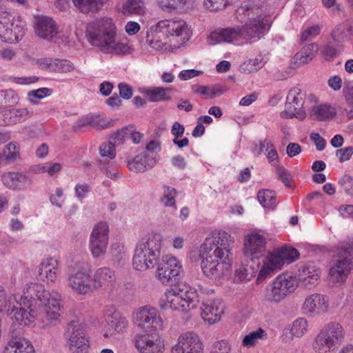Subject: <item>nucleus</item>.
<instances>
[{
    "label": "nucleus",
    "instance_id": "nucleus-25",
    "mask_svg": "<svg viewBox=\"0 0 353 353\" xmlns=\"http://www.w3.org/2000/svg\"><path fill=\"white\" fill-rule=\"evenodd\" d=\"M74 6L83 13L98 12L103 3L101 0H72ZM70 0H57L54 6L60 11H64L70 6Z\"/></svg>",
    "mask_w": 353,
    "mask_h": 353
},
{
    "label": "nucleus",
    "instance_id": "nucleus-52",
    "mask_svg": "<svg viewBox=\"0 0 353 353\" xmlns=\"http://www.w3.org/2000/svg\"><path fill=\"white\" fill-rule=\"evenodd\" d=\"M211 353H231V345L227 340L217 341L214 343Z\"/></svg>",
    "mask_w": 353,
    "mask_h": 353
},
{
    "label": "nucleus",
    "instance_id": "nucleus-19",
    "mask_svg": "<svg viewBox=\"0 0 353 353\" xmlns=\"http://www.w3.org/2000/svg\"><path fill=\"white\" fill-rule=\"evenodd\" d=\"M135 323L139 327L145 330L153 328L158 330L163 327V319L157 310L148 306L141 307L136 313Z\"/></svg>",
    "mask_w": 353,
    "mask_h": 353
},
{
    "label": "nucleus",
    "instance_id": "nucleus-46",
    "mask_svg": "<svg viewBox=\"0 0 353 353\" xmlns=\"http://www.w3.org/2000/svg\"><path fill=\"white\" fill-rule=\"evenodd\" d=\"M232 3V0H204V6L210 11H219L225 9Z\"/></svg>",
    "mask_w": 353,
    "mask_h": 353
},
{
    "label": "nucleus",
    "instance_id": "nucleus-51",
    "mask_svg": "<svg viewBox=\"0 0 353 353\" xmlns=\"http://www.w3.org/2000/svg\"><path fill=\"white\" fill-rule=\"evenodd\" d=\"M186 2L187 0H158V3L163 10H175L183 7Z\"/></svg>",
    "mask_w": 353,
    "mask_h": 353
},
{
    "label": "nucleus",
    "instance_id": "nucleus-41",
    "mask_svg": "<svg viewBox=\"0 0 353 353\" xmlns=\"http://www.w3.org/2000/svg\"><path fill=\"white\" fill-rule=\"evenodd\" d=\"M335 114L334 108L326 104L316 105L312 110V115L319 121L331 119Z\"/></svg>",
    "mask_w": 353,
    "mask_h": 353
},
{
    "label": "nucleus",
    "instance_id": "nucleus-64",
    "mask_svg": "<svg viewBox=\"0 0 353 353\" xmlns=\"http://www.w3.org/2000/svg\"><path fill=\"white\" fill-rule=\"evenodd\" d=\"M327 84L334 91H338L342 87V79L339 76L335 75L329 79Z\"/></svg>",
    "mask_w": 353,
    "mask_h": 353
},
{
    "label": "nucleus",
    "instance_id": "nucleus-31",
    "mask_svg": "<svg viewBox=\"0 0 353 353\" xmlns=\"http://www.w3.org/2000/svg\"><path fill=\"white\" fill-rule=\"evenodd\" d=\"M259 263L245 262L236 269L234 277V281L237 282L250 280L256 276L259 270Z\"/></svg>",
    "mask_w": 353,
    "mask_h": 353
},
{
    "label": "nucleus",
    "instance_id": "nucleus-32",
    "mask_svg": "<svg viewBox=\"0 0 353 353\" xmlns=\"http://www.w3.org/2000/svg\"><path fill=\"white\" fill-rule=\"evenodd\" d=\"M319 50V46L316 43H312L303 47L293 57L294 63L296 66L308 63L314 59Z\"/></svg>",
    "mask_w": 353,
    "mask_h": 353
},
{
    "label": "nucleus",
    "instance_id": "nucleus-48",
    "mask_svg": "<svg viewBox=\"0 0 353 353\" xmlns=\"http://www.w3.org/2000/svg\"><path fill=\"white\" fill-rule=\"evenodd\" d=\"M74 69L73 64L66 59H54L53 71L55 72H69Z\"/></svg>",
    "mask_w": 353,
    "mask_h": 353
},
{
    "label": "nucleus",
    "instance_id": "nucleus-13",
    "mask_svg": "<svg viewBox=\"0 0 353 353\" xmlns=\"http://www.w3.org/2000/svg\"><path fill=\"white\" fill-rule=\"evenodd\" d=\"M21 305V303H19ZM8 315L12 320L11 324V340L6 347L5 353H22V328L21 327L22 322V307L13 305L10 307V304L8 309Z\"/></svg>",
    "mask_w": 353,
    "mask_h": 353
},
{
    "label": "nucleus",
    "instance_id": "nucleus-22",
    "mask_svg": "<svg viewBox=\"0 0 353 353\" xmlns=\"http://www.w3.org/2000/svg\"><path fill=\"white\" fill-rule=\"evenodd\" d=\"M134 345L140 353H161L164 349L163 341L157 334L137 336Z\"/></svg>",
    "mask_w": 353,
    "mask_h": 353
},
{
    "label": "nucleus",
    "instance_id": "nucleus-16",
    "mask_svg": "<svg viewBox=\"0 0 353 353\" xmlns=\"http://www.w3.org/2000/svg\"><path fill=\"white\" fill-rule=\"evenodd\" d=\"M232 262L225 259H217L210 252L203 257L201 267L203 274L212 279H220L228 274Z\"/></svg>",
    "mask_w": 353,
    "mask_h": 353
},
{
    "label": "nucleus",
    "instance_id": "nucleus-35",
    "mask_svg": "<svg viewBox=\"0 0 353 353\" xmlns=\"http://www.w3.org/2000/svg\"><path fill=\"white\" fill-rule=\"evenodd\" d=\"M343 49V45L338 43L333 44L332 41H328L322 46L320 50V55L325 61H331L341 53Z\"/></svg>",
    "mask_w": 353,
    "mask_h": 353
},
{
    "label": "nucleus",
    "instance_id": "nucleus-12",
    "mask_svg": "<svg viewBox=\"0 0 353 353\" xmlns=\"http://www.w3.org/2000/svg\"><path fill=\"white\" fill-rule=\"evenodd\" d=\"M157 265L156 276L162 283L172 285L179 281L183 268L176 257L163 256Z\"/></svg>",
    "mask_w": 353,
    "mask_h": 353
},
{
    "label": "nucleus",
    "instance_id": "nucleus-21",
    "mask_svg": "<svg viewBox=\"0 0 353 353\" xmlns=\"http://www.w3.org/2000/svg\"><path fill=\"white\" fill-rule=\"evenodd\" d=\"M68 285L77 294H87L94 291L92 276L83 271H77L69 274L67 279Z\"/></svg>",
    "mask_w": 353,
    "mask_h": 353
},
{
    "label": "nucleus",
    "instance_id": "nucleus-44",
    "mask_svg": "<svg viewBox=\"0 0 353 353\" xmlns=\"http://www.w3.org/2000/svg\"><path fill=\"white\" fill-rule=\"evenodd\" d=\"M52 93V91L51 89L47 88H39L35 90L30 91L28 93L27 99L31 103L36 104L37 103V100L49 97Z\"/></svg>",
    "mask_w": 353,
    "mask_h": 353
},
{
    "label": "nucleus",
    "instance_id": "nucleus-3",
    "mask_svg": "<svg viewBox=\"0 0 353 353\" xmlns=\"http://www.w3.org/2000/svg\"><path fill=\"white\" fill-rule=\"evenodd\" d=\"M269 28L268 21L261 16H258L249 19L241 27L227 28L211 32L208 37V41L210 45H215L221 42H232L239 37L247 40H259L264 36Z\"/></svg>",
    "mask_w": 353,
    "mask_h": 353
},
{
    "label": "nucleus",
    "instance_id": "nucleus-58",
    "mask_svg": "<svg viewBox=\"0 0 353 353\" xmlns=\"http://www.w3.org/2000/svg\"><path fill=\"white\" fill-rule=\"evenodd\" d=\"M54 59L45 57L37 59L36 63L41 69H46L53 71Z\"/></svg>",
    "mask_w": 353,
    "mask_h": 353
},
{
    "label": "nucleus",
    "instance_id": "nucleus-63",
    "mask_svg": "<svg viewBox=\"0 0 353 353\" xmlns=\"http://www.w3.org/2000/svg\"><path fill=\"white\" fill-rule=\"evenodd\" d=\"M63 194V190L60 188L56 189L55 194L50 196V202L52 205H54L59 208L61 207L62 196Z\"/></svg>",
    "mask_w": 353,
    "mask_h": 353
},
{
    "label": "nucleus",
    "instance_id": "nucleus-59",
    "mask_svg": "<svg viewBox=\"0 0 353 353\" xmlns=\"http://www.w3.org/2000/svg\"><path fill=\"white\" fill-rule=\"evenodd\" d=\"M272 142L265 139L263 141H259L255 143L254 147L252 148V152L256 156L260 155L264 150H267L268 149V143H271Z\"/></svg>",
    "mask_w": 353,
    "mask_h": 353
},
{
    "label": "nucleus",
    "instance_id": "nucleus-15",
    "mask_svg": "<svg viewBox=\"0 0 353 353\" xmlns=\"http://www.w3.org/2000/svg\"><path fill=\"white\" fill-rule=\"evenodd\" d=\"M305 97V92L299 88L294 87L290 89L287 96L285 109L280 113L281 117L304 119L305 118V112L303 109Z\"/></svg>",
    "mask_w": 353,
    "mask_h": 353
},
{
    "label": "nucleus",
    "instance_id": "nucleus-17",
    "mask_svg": "<svg viewBox=\"0 0 353 353\" xmlns=\"http://www.w3.org/2000/svg\"><path fill=\"white\" fill-rule=\"evenodd\" d=\"M266 241L263 236L258 233L250 234L245 241L244 256L245 262L259 263L265 254Z\"/></svg>",
    "mask_w": 353,
    "mask_h": 353
},
{
    "label": "nucleus",
    "instance_id": "nucleus-54",
    "mask_svg": "<svg viewBox=\"0 0 353 353\" xmlns=\"http://www.w3.org/2000/svg\"><path fill=\"white\" fill-rule=\"evenodd\" d=\"M321 26L319 25H316L310 27L306 30L302 32L301 34V41L304 42L306 41H309L316 37L320 34Z\"/></svg>",
    "mask_w": 353,
    "mask_h": 353
},
{
    "label": "nucleus",
    "instance_id": "nucleus-55",
    "mask_svg": "<svg viewBox=\"0 0 353 353\" xmlns=\"http://www.w3.org/2000/svg\"><path fill=\"white\" fill-rule=\"evenodd\" d=\"M343 94L346 104L353 108V83L348 82L345 83L343 88Z\"/></svg>",
    "mask_w": 353,
    "mask_h": 353
},
{
    "label": "nucleus",
    "instance_id": "nucleus-34",
    "mask_svg": "<svg viewBox=\"0 0 353 353\" xmlns=\"http://www.w3.org/2000/svg\"><path fill=\"white\" fill-rule=\"evenodd\" d=\"M90 125L97 130L108 128L112 126V121H105L99 116L86 115L81 121L78 122V127H84Z\"/></svg>",
    "mask_w": 353,
    "mask_h": 353
},
{
    "label": "nucleus",
    "instance_id": "nucleus-18",
    "mask_svg": "<svg viewBox=\"0 0 353 353\" xmlns=\"http://www.w3.org/2000/svg\"><path fill=\"white\" fill-rule=\"evenodd\" d=\"M108 231L106 222H100L93 228L90 239V249L93 257L97 258L105 253L108 242Z\"/></svg>",
    "mask_w": 353,
    "mask_h": 353
},
{
    "label": "nucleus",
    "instance_id": "nucleus-33",
    "mask_svg": "<svg viewBox=\"0 0 353 353\" xmlns=\"http://www.w3.org/2000/svg\"><path fill=\"white\" fill-rule=\"evenodd\" d=\"M353 34V26L349 22L339 24L333 30L331 37L335 43L341 44L347 41Z\"/></svg>",
    "mask_w": 353,
    "mask_h": 353
},
{
    "label": "nucleus",
    "instance_id": "nucleus-9",
    "mask_svg": "<svg viewBox=\"0 0 353 353\" xmlns=\"http://www.w3.org/2000/svg\"><path fill=\"white\" fill-rule=\"evenodd\" d=\"M152 30L154 37L157 38L155 44L169 37L178 38L177 42L185 43L192 36V32L185 21L182 19H165L157 23Z\"/></svg>",
    "mask_w": 353,
    "mask_h": 353
},
{
    "label": "nucleus",
    "instance_id": "nucleus-37",
    "mask_svg": "<svg viewBox=\"0 0 353 353\" xmlns=\"http://www.w3.org/2000/svg\"><path fill=\"white\" fill-rule=\"evenodd\" d=\"M145 7L142 0H127L122 6V12L124 15L143 14Z\"/></svg>",
    "mask_w": 353,
    "mask_h": 353
},
{
    "label": "nucleus",
    "instance_id": "nucleus-60",
    "mask_svg": "<svg viewBox=\"0 0 353 353\" xmlns=\"http://www.w3.org/2000/svg\"><path fill=\"white\" fill-rule=\"evenodd\" d=\"M276 174L279 179L285 184L286 187H289V181L290 178V174L288 172L286 169L283 167H278L276 169Z\"/></svg>",
    "mask_w": 353,
    "mask_h": 353
},
{
    "label": "nucleus",
    "instance_id": "nucleus-5",
    "mask_svg": "<svg viewBox=\"0 0 353 353\" xmlns=\"http://www.w3.org/2000/svg\"><path fill=\"white\" fill-rule=\"evenodd\" d=\"M199 302L197 292L194 288H170L159 299V305L163 310L188 312L196 307Z\"/></svg>",
    "mask_w": 353,
    "mask_h": 353
},
{
    "label": "nucleus",
    "instance_id": "nucleus-29",
    "mask_svg": "<svg viewBox=\"0 0 353 353\" xmlns=\"http://www.w3.org/2000/svg\"><path fill=\"white\" fill-rule=\"evenodd\" d=\"M156 161L154 158H152L147 154L141 153L129 161L128 162V167L132 172H143L148 168L153 167Z\"/></svg>",
    "mask_w": 353,
    "mask_h": 353
},
{
    "label": "nucleus",
    "instance_id": "nucleus-26",
    "mask_svg": "<svg viewBox=\"0 0 353 353\" xmlns=\"http://www.w3.org/2000/svg\"><path fill=\"white\" fill-rule=\"evenodd\" d=\"M201 317L204 321L211 325L219 321L223 313V307L219 299H211L202 304Z\"/></svg>",
    "mask_w": 353,
    "mask_h": 353
},
{
    "label": "nucleus",
    "instance_id": "nucleus-10",
    "mask_svg": "<svg viewBox=\"0 0 353 353\" xmlns=\"http://www.w3.org/2000/svg\"><path fill=\"white\" fill-rule=\"evenodd\" d=\"M352 247L349 243H339L334 256L335 264L330 270V278L333 283L343 282L351 270Z\"/></svg>",
    "mask_w": 353,
    "mask_h": 353
},
{
    "label": "nucleus",
    "instance_id": "nucleus-62",
    "mask_svg": "<svg viewBox=\"0 0 353 353\" xmlns=\"http://www.w3.org/2000/svg\"><path fill=\"white\" fill-rule=\"evenodd\" d=\"M301 150V147L296 143H290L286 148V153L291 158L300 154Z\"/></svg>",
    "mask_w": 353,
    "mask_h": 353
},
{
    "label": "nucleus",
    "instance_id": "nucleus-49",
    "mask_svg": "<svg viewBox=\"0 0 353 353\" xmlns=\"http://www.w3.org/2000/svg\"><path fill=\"white\" fill-rule=\"evenodd\" d=\"M264 332L265 331L263 329L259 328L258 330L247 334L242 341V345L248 347L254 346L257 340L262 337Z\"/></svg>",
    "mask_w": 353,
    "mask_h": 353
},
{
    "label": "nucleus",
    "instance_id": "nucleus-38",
    "mask_svg": "<svg viewBox=\"0 0 353 353\" xmlns=\"http://www.w3.org/2000/svg\"><path fill=\"white\" fill-rule=\"evenodd\" d=\"M257 198L262 206L273 209L276 205V195L275 192L270 190H261L257 194Z\"/></svg>",
    "mask_w": 353,
    "mask_h": 353
},
{
    "label": "nucleus",
    "instance_id": "nucleus-4",
    "mask_svg": "<svg viewBox=\"0 0 353 353\" xmlns=\"http://www.w3.org/2000/svg\"><path fill=\"white\" fill-rule=\"evenodd\" d=\"M161 239L159 234H148L139 241L132 258V265L138 271L154 268L159 259Z\"/></svg>",
    "mask_w": 353,
    "mask_h": 353
},
{
    "label": "nucleus",
    "instance_id": "nucleus-24",
    "mask_svg": "<svg viewBox=\"0 0 353 353\" xmlns=\"http://www.w3.org/2000/svg\"><path fill=\"white\" fill-rule=\"evenodd\" d=\"M34 30L39 37L48 41L52 40L58 32L54 21L44 15L35 17Z\"/></svg>",
    "mask_w": 353,
    "mask_h": 353
},
{
    "label": "nucleus",
    "instance_id": "nucleus-20",
    "mask_svg": "<svg viewBox=\"0 0 353 353\" xmlns=\"http://www.w3.org/2000/svg\"><path fill=\"white\" fill-rule=\"evenodd\" d=\"M203 347L199 336L194 332H188L179 336L171 353H203Z\"/></svg>",
    "mask_w": 353,
    "mask_h": 353
},
{
    "label": "nucleus",
    "instance_id": "nucleus-42",
    "mask_svg": "<svg viewBox=\"0 0 353 353\" xmlns=\"http://www.w3.org/2000/svg\"><path fill=\"white\" fill-rule=\"evenodd\" d=\"M19 97L14 90H0V108L12 106L19 101Z\"/></svg>",
    "mask_w": 353,
    "mask_h": 353
},
{
    "label": "nucleus",
    "instance_id": "nucleus-7",
    "mask_svg": "<svg viewBox=\"0 0 353 353\" xmlns=\"http://www.w3.org/2000/svg\"><path fill=\"white\" fill-rule=\"evenodd\" d=\"M345 332L338 323H330L325 326L317 334L313 343L316 353H330L341 345L345 339Z\"/></svg>",
    "mask_w": 353,
    "mask_h": 353
},
{
    "label": "nucleus",
    "instance_id": "nucleus-6",
    "mask_svg": "<svg viewBox=\"0 0 353 353\" xmlns=\"http://www.w3.org/2000/svg\"><path fill=\"white\" fill-rule=\"evenodd\" d=\"M299 256V253L297 250L286 245L274 250L263 259V265L259 270L257 280L263 281L272 276L276 271L282 268L285 263H290Z\"/></svg>",
    "mask_w": 353,
    "mask_h": 353
},
{
    "label": "nucleus",
    "instance_id": "nucleus-61",
    "mask_svg": "<svg viewBox=\"0 0 353 353\" xmlns=\"http://www.w3.org/2000/svg\"><path fill=\"white\" fill-rule=\"evenodd\" d=\"M310 138L314 141L317 150L322 151L324 150L325 147V140L321 137L319 133H312Z\"/></svg>",
    "mask_w": 353,
    "mask_h": 353
},
{
    "label": "nucleus",
    "instance_id": "nucleus-30",
    "mask_svg": "<svg viewBox=\"0 0 353 353\" xmlns=\"http://www.w3.org/2000/svg\"><path fill=\"white\" fill-rule=\"evenodd\" d=\"M92 278L94 290H96L99 288L112 283L116 279V276L114 271L109 268L104 267L97 270Z\"/></svg>",
    "mask_w": 353,
    "mask_h": 353
},
{
    "label": "nucleus",
    "instance_id": "nucleus-28",
    "mask_svg": "<svg viewBox=\"0 0 353 353\" xmlns=\"http://www.w3.org/2000/svg\"><path fill=\"white\" fill-rule=\"evenodd\" d=\"M59 263L57 259L50 257L43 260L39 265L38 276L40 280L47 283H54L57 279Z\"/></svg>",
    "mask_w": 353,
    "mask_h": 353
},
{
    "label": "nucleus",
    "instance_id": "nucleus-14",
    "mask_svg": "<svg viewBox=\"0 0 353 353\" xmlns=\"http://www.w3.org/2000/svg\"><path fill=\"white\" fill-rule=\"evenodd\" d=\"M297 286L298 282L295 277L280 274L274 280L271 288L267 290L265 299L270 302H279L293 292Z\"/></svg>",
    "mask_w": 353,
    "mask_h": 353
},
{
    "label": "nucleus",
    "instance_id": "nucleus-36",
    "mask_svg": "<svg viewBox=\"0 0 353 353\" xmlns=\"http://www.w3.org/2000/svg\"><path fill=\"white\" fill-rule=\"evenodd\" d=\"M170 90L171 89L168 88L156 87L147 90L145 94L152 102L170 101L171 99L169 94Z\"/></svg>",
    "mask_w": 353,
    "mask_h": 353
},
{
    "label": "nucleus",
    "instance_id": "nucleus-47",
    "mask_svg": "<svg viewBox=\"0 0 353 353\" xmlns=\"http://www.w3.org/2000/svg\"><path fill=\"white\" fill-rule=\"evenodd\" d=\"M163 195L161 199V201L165 206H174L175 205L174 196L176 195V190L173 188L164 185Z\"/></svg>",
    "mask_w": 353,
    "mask_h": 353
},
{
    "label": "nucleus",
    "instance_id": "nucleus-50",
    "mask_svg": "<svg viewBox=\"0 0 353 353\" xmlns=\"http://www.w3.org/2000/svg\"><path fill=\"white\" fill-rule=\"evenodd\" d=\"M99 153L103 157H108L112 159L116 156L115 145L112 141L103 143L99 147Z\"/></svg>",
    "mask_w": 353,
    "mask_h": 353
},
{
    "label": "nucleus",
    "instance_id": "nucleus-1",
    "mask_svg": "<svg viewBox=\"0 0 353 353\" xmlns=\"http://www.w3.org/2000/svg\"><path fill=\"white\" fill-rule=\"evenodd\" d=\"M61 296L57 292L46 290L44 285L37 282L26 283L23 287V325L33 326L37 316V310L44 307V317L50 323L57 321L61 309Z\"/></svg>",
    "mask_w": 353,
    "mask_h": 353
},
{
    "label": "nucleus",
    "instance_id": "nucleus-43",
    "mask_svg": "<svg viewBox=\"0 0 353 353\" xmlns=\"http://www.w3.org/2000/svg\"><path fill=\"white\" fill-rule=\"evenodd\" d=\"M128 322L125 317L119 314H114L112 316L110 326L118 333L123 332L128 327Z\"/></svg>",
    "mask_w": 353,
    "mask_h": 353
},
{
    "label": "nucleus",
    "instance_id": "nucleus-11",
    "mask_svg": "<svg viewBox=\"0 0 353 353\" xmlns=\"http://www.w3.org/2000/svg\"><path fill=\"white\" fill-rule=\"evenodd\" d=\"M67 345L72 353H87L90 347L85 325L72 321L68 324L65 333Z\"/></svg>",
    "mask_w": 353,
    "mask_h": 353
},
{
    "label": "nucleus",
    "instance_id": "nucleus-2",
    "mask_svg": "<svg viewBox=\"0 0 353 353\" xmlns=\"http://www.w3.org/2000/svg\"><path fill=\"white\" fill-rule=\"evenodd\" d=\"M87 37L90 43L105 53L129 54L130 48L125 43L117 42V28L110 18H100L87 26Z\"/></svg>",
    "mask_w": 353,
    "mask_h": 353
},
{
    "label": "nucleus",
    "instance_id": "nucleus-57",
    "mask_svg": "<svg viewBox=\"0 0 353 353\" xmlns=\"http://www.w3.org/2000/svg\"><path fill=\"white\" fill-rule=\"evenodd\" d=\"M336 154L339 157L340 162L347 161L353 154V146L337 150Z\"/></svg>",
    "mask_w": 353,
    "mask_h": 353
},
{
    "label": "nucleus",
    "instance_id": "nucleus-56",
    "mask_svg": "<svg viewBox=\"0 0 353 353\" xmlns=\"http://www.w3.org/2000/svg\"><path fill=\"white\" fill-rule=\"evenodd\" d=\"M120 97L125 100L130 99L133 94L132 88L125 83H120L118 85Z\"/></svg>",
    "mask_w": 353,
    "mask_h": 353
},
{
    "label": "nucleus",
    "instance_id": "nucleus-53",
    "mask_svg": "<svg viewBox=\"0 0 353 353\" xmlns=\"http://www.w3.org/2000/svg\"><path fill=\"white\" fill-rule=\"evenodd\" d=\"M110 252L114 259L117 261L122 260L125 255L124 245L119 243L112 245Z\"/></svg>",
    "mask_w": 353,
    "mask_h": 353
},
{
    "label": "nucleus",
    "instance_id": "nucleus-23",
    "mask_svg": "<svg viewBox=\"0 0 353 353\" xmlns=\"http://www.w3.org/2000/svg\"><path fill=\"white\" fill-rule=\"evenodd\" d=\"M302 308L305 314L312 316L324 314L329 308L328 299L323 294H312L305 299Z\"/></svg>",
    "mask_w": 353,
    "mask_h": 353
},
{
    "label": "nucleus",
    "instance_id": "nucleus-40",
    "mask_svg": "<svg viewBox=\"0 0 353 353\" xmlns=\"http://www.w3.org/2000/svg\"><path fill=\"white\" fill-rule=\"evenodd\" d=\"M22 175L19 172H8L2 174L1 181L7 187L12 190H19L21 186Z\"/></svg>",
    "mask_w": 353,
    "mask_h": 353
},
{
    "label": "nucleus",
    "instance_id": "nucleus-8",
    "mask_svg": "<svg viewBox=\"0 0 353 353\" xmlns=\"http://www.w3.org/2000/svg\"><path fill=\"white\" fill-rule=\"evenodd\" d=\"M234 240L228 232L223 230L214 231L207 236L201 246V252L210 253L219 259L232 262V245Z\"/></svg>",
    "mask_w": 353,
    "mask_h": 353
},
{
    "label": "nucleus",
    "instance_id": "nucleus-45",
    "mask_svg": "<svg viewBox=\"0 0 353 353\" xmlns=\"http://www.w3.org/2000/svg\"><path fill=\"white\" fill-rule=\"evenodd\" d=\"M307 322L304 318H299L295 320L291 327V333L296 337L302 336L307 331Z\"/></svg>",
    "mask_w": 353,
    "mask_h": 353
},
{
    "label": "nucleus",
    "instance_id": "nucleus-27",
    "mask_svg": "<svg viewBox=\"0 0 353 353\" xmlns=\"http://www.w3.org/2000/svg\"><path fill=\"white\" fill-rule=\"evenodd\" d=\"M299 281L301 284L308 289L312 288L318 283L320 270L311 263L304 265L299 270Z\"/></svg>",
    "mask_w": 353,
    "mask_h": 353
},
{
    "label": "nucleus",
    "instance_id": "nucleus-39",
    "mask_svg": "<svg viewBox=\"0 0 353 353\" xmlns=\"http://www.w3.org/2000/svg\"><path fill=\"white\" fill-rule=\"evenodd\" d=\"M20 147L13 142L7 144L3 150L1 156L6 164L12 163L19 158Z\"/></svg>",
    "mask_w": 353,
    "mask_h": 353
}]
</instances>
